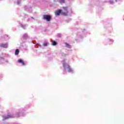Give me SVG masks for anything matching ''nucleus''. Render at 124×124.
Instances as JSON below:
<instances>
[{"instance_id":"5","label":"nucleus","mask_w":124,"mask_h":124,"mask_svg":"<svg viewBox=\"0 0 124 124\" xmlns=\"http://www.w3.org/2000/svg\"><path fill=\"white\" fill-rule=\"evenodd\" d=\"M0 47L1 48H7L8 45L7 44H0Z\"/></svg>"},{"instance_id":"17","label":"nucleus","mask_w":124,"mask_h":124,"mask_svg":"<svg viewBox=\"0 0 124 124\" xmlns=\"http://www.w3.org/2000/svg\"><path fill=\"white\" fill-rule=\"evenodd\" d=\"M109 3L110 4H113V3H114V2L113 1H109Z\"/></svg>"},{"instance_id":"7","label":"nucleus","mask_w":124,"mask_h":124,"mask_svg":"<svg viewBox=\"0 0 124 124\" xmlns=\"http://www.w3.org/2000/svg\"><path fill=\"white\" fill-rule=\"evenodd\" d=\"M48 41L47 40H46L45 42L43 44V46H44L45 47H46V46H48Z\"/></svg>"},{"instance_id":"13","label":"nucleus","mask_w":124,"mask_h":124,"mask_svg":"<svg viewBox=\"0 0 124 124\" xmlns=\"http://www.w3.org/2000/svg\"><path fill=\"white\" fill-rule=\"evenodd\" d=\"M52 45H53L54 46H55V45H57V42L56 41H53Z\"/></svg>"},{"instance_id":"2","label":"nucleus","mask_w":124,"mask_h":124,"mask_svg":"<svg viewBox=\"0 0 124 124\" xmlns=\"http://www.w3.org/2000/svg\"><path fill=\"white\" fill-rule=\"evenodd\" d=\"M63 67L64 68V69H68V72H72L73 71V70L70 68V66H69V65L66 64V63H65L64 62H63L62 63Z\"/></svg>"},{"instance_id":"11","label":"nucleus","mask_w":124,"mask_h":124,"mask_svg":"<svg viewBox=\"0 0 124 124\" xmlns=\"http://www.w3.org/2000/svg\"><path fill=\"white\" fill-rule=\"evenodd\" d=\"M63 9L65 10V11H66V13H68V12H67V7H63Z\"/></svg>"},{"instance_id":"12","label":"nucleus","mask_w":124,"mask_h":124,"mask_svg":"<svg viewBox=\"0 0 124 124\" xmlns=\"http://www.w3.org/2000/svg\"><path fill=\"white\" fill-rule=\"evenodd\" d=\"M59 2H60V3H64L65 0H60Z\"/></svg>"},{"instance_id":"10","label":"nucleus","mask_w":124,"mask_h":124,"mask_svg":"<svg viewBox=\"0 0 124 124\" xmlns=\"http://www.w3.org/2000/svg\"><path fill=\"white\" fill-rule=\"evenodd\" d=\"M65 45H66V47L67 48H71V46H70V45L67 44V43H65Z\"/></svg>"},{"instance_id":"4","label":"nucleus","mask_w":124,"mask_h":124,"mask_svg":"<svg viewBox=\"0 0 124 124\" xmlns=\"http://www.w3.org/2000/svg\"><path fill=\"white\" fill-rule=\"evenodd\" d=\"M43 19H44V20H46V21H47V22H49L51 20V16H49V15H44Z\"/></svg>"},{"instance_id":"1","label":"nucleus","mask_w":124,"mask_h":124,"mask_svg":"<svg viewBox=\"0 0 124 124\" xmlns=\"http://www.w3.org/2000/svg\"><path fill=\"white\" fill-rule=\"evenodd\" d=\"M22 115H19V113H17L16 116L12 115H8L7 116H3V120H7V119H10V118H19V117H21Z\"/></svg>"},{"instance_id":"9","label":"nucleus","mask_w":124,"mask_h":124,"mask_svg":"<svg viewBox=\"0 0 124 124\" xmlns=\"http://www.w3.org/2000/svg\"><path fill=\"white\" fill-rule=\"evenodd\" d=\"M15 55L17 56V55H19V49H16L15 51Z\"/></svg>"},{"instance_id":"8","label":"nucleus","mask_w":124,"mask_h":124,"mask_svg":"<svg viewBox=\"0 0 124 124\" xmlns=\"http://www.w3.org/2000/svg\"><path fill=\"white\" fill-rule=\"evenodd\" d=\"M23 39H27V38H28V34H24L23 36Z\"/></svg>"},{"instance_id":"3","label":"nucleus","mask_w":124,"mask_h":124,"mask_svg":"<svg viewBox=\"0 0 124 124\" xmlns=\"http://www.w3.org/2000/svg\"><path fill=\"white\" fill-rule=\"evenodd\" d=\"M62 14V15H64V16H66L67 15V13H64L63 12H62V10H59L55 12V15L59 16L60 15Z\"/></svg>"},{"instance_id":"15","label":"nucleus","mask_w":124,"mask_h":124,"mask_svg":"<svg viewBox=\"0 0 124 124\" xmlns=\"http://www.w3.org/2000/svg\"><path fill=\"white\" fill-rule=\"evenodd\" d=\"M17 3L18 5H19L21 3V0H17Z\"/></svg>"},{"instance_id":"20","label":"nucleus","mask_w":124,"mask_h":124,"mask_svg":"<svg viewBox=\"0 0 124 124\" xmlns=\"http://www.w3.org/2000/svg\"><path fill=\"white\" fill-rule=\"evenodd\" d=\"M0 64H1V63H0Z\"/></svg>"},{"instance_id":"19","label":"nucleus","mask_w":124,"mask_h":124,"mask_svg":"<svg viewBox=\"0 0 124 124\" xmlns=\"http://www.w3.org/2000/svg\"><path fill=\"white\" fill-rule=\"evenodd\" d=\"M31 19H33V17H31Z\"/></svg>"},{"instance_id":"6","label":"nucleus","mask_w":124,"mask_h":124,"mask_svg":"<svg viewBox=\"0 0 124 124\" xmlns=\"http://www.w3.org/2000/svg\"><path fill=\"white\" fill-rule=\"evenodd\" d=\"M18 62L19 63H21V64H22V65H25V62H24V61H23L22 59H19L18 60Z\"/></svg>"},{"instance_id":"14","label":"nucleus","mask_w":124,"mask_h":124,"mask_svg":"<svg viewBox=\"0 0 124 124\" xmlns=\"http://www.w3.org/2000/svg\"><path fill=\"white\" fill-rule=\"evenodd\" d=\"M4 62V59L2 57H1V58H0V62Z\"/></svg>"},{"instance_id":"18","label":"nucleus","mask_w":124,"mask_h":124,"mask_svg":"<svg viewBox=\"0 0 124 124\" xmlns=\"http://www.w3.org/2000/svg\"><path fill=\"white\" fill-rule=\"evenodd\" d=\"M21 28H23V29H25L26 28V25H21Z\"/></svg>"},{"instance_id":"16","label":"nucleus","mask_w":124,"mask_h":124,"mask_svg":"<svg viewBox=\"0 0 124 124\" xmlns=\"http://www.w3.org/2000/svg\"><path fill=\"white\" fill-rule=\"evenodd\" d=\"M57 36H58V37H62V34H61V33H58V34H57Z\"/></svg>"}]
</instances>
